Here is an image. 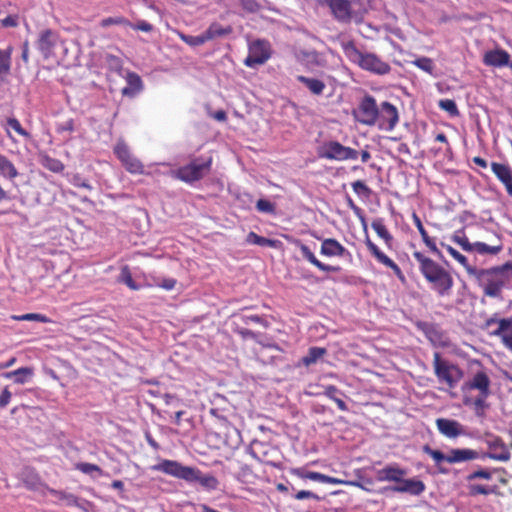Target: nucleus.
<instances>
[{"label":"nucleus","instance_id":"c03bdc74","mask_svg":"<svg viewBox=\"0 0 512 512\" xmlns=\"http://www.w3.org/2000/svg\"><path fill=\"white\" fill-rule=\"evenodd\" d=\"M438 106L442 110L446 111L451 117H457L460 114L455 101L452 99H441Z\"/></svg>","mask_w":512,"mask_h":512},{"label":"nucleus","instance_id":"5fc2aeb1","mask_svg":"<svg viewBox=\"0 0 512 512\" xmlns=\"http://www.w3.org/2000/svg\"><path fill=\"white\" fill-rule=\"evenodd\" d=\"M352 188H353V191L359 196H361V195L368 196L371 193V189L361 180H357V181L353 182Z\"/></svg>","mask_w":512,"mask_h":512},{"label":"nucleus","instance_id":"f257e3e1","mask_svg":"<svg viewBox=\"0 0 512 512\" xmlns=\"http://www.w3.org/2000/svg\"><path fill=\"white\" fill-rule=\"evenodd\" d=\"M469 275L483 290L485 296L501 298L504 288H509L512 281V263L507 262L491 268L469 269Z\"/></svg>","mask_w":512,"mask_h":512},{"label":"nucleus","instance_id":"ea45409f","mask_svg":"<svg viewBox=\"0 0 512 512\" xmlns=\"http://www.w3.org/2000/svg\"><path fill=\"white\" fill-rule=\"evenodd\" d=\"M512 333V317L499 320V326L490 331L491 335L503 338V334Z\"/></svg>","mask_w":512,"mask_h":512},{"label":"nucleus","instance_id":"774afa93","mask_svg":"<svg viewBox=\"0 0 512 512\" xmlns=\"http://www.w3.org/2000/svg\"><path fill=\"white\" fill-rule=\"evenodd\" d=\"M135 30H140L143 32H151L153 30L152 24L148 23L145 20H140L136 23L135 26H133Z\"/></svg>","mask_w":512,"mask_h":512},{"label":"nucleus","instance_id":"aec40b11","mask_svg":"<svg viewBox=\"0 0 512 512\" xmlns=\"http://www.w3.org/2000/svg\"><path fill=\"white\" fill-rule=\"evenodd\" d=\"M436 426L439 432L448 438H456L463 434L462 425L453 419L438 418Z\"/></svg>","mask_w":512,"mask_h":512},{"label":"nucleus","instance_id":"f03ea898","mask_svg":"<svg viewBox=\"0 0 512 512\" xmlns=\"http://www.w3.org/2000/svg\"><path fill=\"white\" fill-rule=\"evenodd\" d=\"M413 257L430 288L440 297L449 296L454 285L451 273L420 251H415Z\"/></svg>","mask_w":512,"mask_h":512},{"label":"nucleus","instance_id":"20e7f679","mask_svg":"<svg viewBox=\"0 0 512 512\" xmlns=\"http://www.w3.org/2000/svg\"><path fill=\"white\" fill-rule=\"evenodd\" d=\"M345 56L362 70L371 74L383 76L391 71V66L383 61L378 55L371 52H363L356 47L353 42H348L343 46Z\"/></svg>","mask_w":512,"mask_h":512},{"label":"nucleus","instance_id":"680f3d73","mask_svg":"<svg viewBox=\"0 0 512 512\" xmlns=\"http://www.w3.org/2000/svg\"><path fill=\"white\" fill-rule=\"evenodd\" d=\"M323 395L334 401L342 392L336 386L328 385L324 388Z\"/></svg>","mask_w":512,"mask_h":512},{"label":"nucleus","instance_id":"58836bf2","mask_svg":"<svg viewBox=\"0 0 512 512\" xmlns=\"http://www.w3.org/2000/svg\"><path fill=\"white\" fill-rule=\"evenodd\" d=\"M441 246L443 248L446 249V251L458 262L460 263L467 271V273L469 274V269H473L474 266H471L468 262V259L463 255L461 254L459 251H457L456 249H454L452 246L450 245H447L445 243H441Z\"/></svg>","mask_w":512,"mask_h":512},{"label":"nucleus","instance_id":"2f4dec72","mask_svg":"<svg viewBox=\"0 0 512 512\" xmlns=\"http://www.w3.org/2000/svg\"><path fill=\"white\" fill-rule=\"evenodd\" d=\"M372 229L376 232V234L383 239L387 247H391L394 241L392 234L388 231L384 224V219L376 218L371 223Z\"/></svg>","mask_w":512,"mask_h":512},{"label":"nucleus","instance_id":"9d476101","mask_svg":"<svg viewBox=\"0 0 512 512\" xmlns=\"http://www.w3.org/2000/svg\"><path fill=\"white\" fill-rule=\"evenodd\" d=\"M319 156L324 159L344 161L356 160L359 153L357 150L344 146L338 141H329L322 146Z\"/></svg>","mask_w":512,"mask_h":512},{"label":"nucleus","instance_id":"7c9ffc66","mask_svg":"<svg viewBox=\"0 0 512 512\" xmlns=\"http://www.w3.org/2000/svg\"><path fill=\"white\" fill-rule=\"evenodd\" d=\"M232 31H233V29L231 26H222L218 22H213L204 31V34H205L207 41H210L215 38L227 36V35L231 34Z\"/></svg>","mask_w":512,"mask_h":512},{"label":"nucleus","instance_id":"79ce46f5","mask_svg":"<svg viewBox=\"0 0 512 512\" xmlns=\"http://www.w3.org/2000/svg\"><path fill=\"white\" fill-rule=\"evenodd\" d=\"M119 281L127 285L131 290L136 291L141 288V285L134 281L128 266L122 268L119 276Z\"/></svg>","mask_w":512,"mask_h":512},{"label":"nucleus","instance_id":"9b49d317","mask_svg":"<svg viewBox=\"0 0 512 512\" xmlns=\"http://www.w3.org/2000/svg\"><path fill=\"white\" fill-rule=\"evenodd\" d=\"M113 152L124 168L131 174H143L144 166L142 162L135 157L126 142L118 140L113 148Z\"/></svg>","mask_w":512,"mask_h":512},{"label":"nucleus","instance_id":"72a5a7b5","mask_svg":"<svg viewBox=\"0 0 512 512\" xmlns=\"http://www.w3.org/2000/svg\"><path fill=\"white\" fill-rule=\"evenodd\" d=\"M502 245L490 246L484 242H474L472 244V251L480 255L490 254L497 255L502 251Z\"/></svg>","mask_w":512,"mask_h":512},{"label":"nucleus","instance_id":"412c9836","mask_svg":"<svg viewBox=\"0 0 512 512\" xmlns=\"http://www.w3.org/2000/svg\"><path fill=\"white\" fill-rule=\"evenodd\" d=\"M292 473L301 479L327 484H342L344 481L315 471H306L302 468L292 470Z\"/></svg>","mask_w":512,"mask_h":512},{"label":"nucleus","instance_id":"49530a36","mask_svg":"<svg viewBox=\"0 0 512 512\" xmlns=\"http://www.w3.org/2000/svg\"><path fill=\"white\" fill-rule=\"evenodd\" d=\"M424 453L429 455L436 464H440L443 461L447 462L448 454L442 453L440 450L432 449L428 444L422 447Z\"/></svg>","mask_w":512,"mask_h":512},{"label":"nucleus","instance_id":"c9c22d12","mask_svg":"<svg viewBox=\"0 0 512 512\" xmlns=\"http://www.w3.org/2000/svg\"><path fill=\"white\" fill-rule=\"evenodd\" d=\"M75 468L76 470L89 475L92 478H97L103 475L102 469L96 464L80 462L75 465Z\"/></svg>","mask_w":512,"mask_h":512},{"label":"nucleus","instance_id":"69168bd1","mask_svg":"<svg viewBox=\"0 0 512 512\" xmlns=\"http://www.w3.org/2000/svg\"><path fill=\"white\" fill-rule=\"evenodd\" d=\"M11 397L12 394L8 388H4L0 394V409L5 408L9 404Z\"/></svg>","mask_w":512,"mask_h":512},{"label":"nucleus","instance_id":"13d9d810","mask_svg":"<svg viewBox=\"0 0 512 512\" xmlns=\"http://www.w3.org/2000/svg\"><path fill=\"white\" fill-rule=\"evenodd\" d=\"M241 6L244 10L250 13L257 12L260 8L256 0H240Z\"/></svg>","mask_w":512,"mask_h":512},{"label":"nucleus","instance_id":"c85d7f7f","mask_svg":"<svg viewBox=\"0 0 512 512\" xmlns=\"http://www.w3.org/2000/svg\"><path fill=\"white\" fill-rule=\"evenodd\" d=\"M326 353L327 350L323 347H310L307 354L299 360L297 367H310L311 365L317 363L318 360L321 359Z\"/></svg>","mask_w":512,"mask_h":512},{"label":"nucleus","instance_id":"6e6d98bb","mask_svg":"<svg viewBox=\"0 0 512 512\" xmlns=\"http://www.w3.org/2000/svg\"><path fill=\"white\" fill-rule=\"evenodd\" d=\"M422 240L435 256H437L440 259L443 257L441 251L437 248L434 239L429 237V235H426L425 237L422 238Z\"/></svg>","mask_w":512,"mask_h":512},{"label":"nucleus","instance_id":"4c0bfd02","mask_svg":"<svg viewBox=\"0 0 512 512\" xmlns=\"http://www.w3.org/2000/svg\"><path fill=\"white\" fill-rule=\"evenodd\" d=\"M12 51L11 46L4 50L0 49V75L10 72Z\"/></svg>","mask_w":512,"mask_h":512},{"label":"nucleus","instance_id":"4d7b16f0","mask_svg":"<svg viewBox=\"0 0 512 512\" xmlns=\"http://www.w3.org/2000/svg\"><path fill=\"white\" fill-rule=\"evenodd\" d=\"M56 131L57 133H64V132H73L74 131V120L68 119L64 122L58 123L56 125Z\"/></svg>","mask_w":512,"mask_h":512},{"label":"nucleus","instance_id":"a878e982","mask_svg":"<svg viewBox=\"0 0 512 512\" xmlns=\"http://www.w3.org/2000/svg\"><path fill=\"white\" fill-rule=\"evenodd\" d=\"M510 55L502 49L488 51L484 55V63L488 66L503 67L509 64Z\"/></svg>","mask_w":512,"mask_h":512},{"label":"nucleus","instance_id":"6e6552de","mask_svg":"<svg viewBox=\"0 0 512 512\" xmlns=\"http://www.w3.org/2000/svg\"><path fill=\"white\" fill-rule=\"evenodd\" d=\"M376 100L373 96L366 94L359 102L356 109L353 110L355 120L363 125H376L379 113Z\"/></svg>","mask_w":512,"mask_h":512},{"label":"nucleus","instance_id":"a19ab883","mask_svg":"<svg viewBox=\"0 0 512 512\" xmlns=\"http://www.w3.org/2000/svg\"><path fill=\"white\" fill-rule=\"evenodd\" d=\"M453 242L457 243L464 251L470 252L472 251V244L466 234L464 229L456 230L452 236Z\"/></svg>","mask_w":512,"mask_h":512},{"label":"nucleus","instance_id":"a18cd8bd","mask_svg":"<svg viewBox=\"0 0 512 512\" xmlns=\"http://www.w3.org/2000/svg\"><path fill=\"white\" fill-rule=\"evenodd\" d=\"M239 319L245 325H249L250 323H255V324H260L265 328L269 327V322L264 317L259 316V315L242 314V315H239Z\"/></svg>","mask_w":512,"mask_h":512},{"label":"nucleus","instance_id":"dca6fc26","mask_svg":"<svg viewBox=\"0 0 512 512\" xmlns=\"http://www.w3.org/2000/svg\"><path fill=\"white\" fill-rule=\"evenodd\" d=\"M405 475H407V471L400 468L397 464L387 465L376 471V479L379 482L389 481L399 484Z\"/></svg>","mask_w":512,"mask_h":512},{"label":"nucleus","instance_id":"37998d69","mask_svg":"<svg viewBox=\"0 0 512 512\" xmlns=\"http://www.w3.org/2000/svg\"><path fill=\"white\" fill-rule=\"evenodd\" d=\"M181 40L191 47L201 46L207 42L204 32L199 35H187L184 33L179 34Z\"/></svg>","mask_w":512,"mask_h":512},{"label":"nucleus","instance_id":"4468645a","mask_svg":"<svg viewBox=\"0 0 512 512\" xmlns=\"http://www.w3.org/2000/svg\"><path fill=\"white\" fill-rule=\"evenodd\" d=\"M331 10L334 18L342 23L350 22L352 18L351 2L348 0H322Z\"/></svg>","mask_w":512,"mask_h":512},{"label":"nucleus","instance_id":"09e8293b","mask_svg":"<svg viewBox=\"0 0 512 512\" xmlns=\"http://www.w3.org/2000/svg\"><path fill=\"white\" fill-rule=\"evenodd\" d=\"M256 209L258 212L265 214H275L276 212L275 204L267 199H259L256 203Z\"/></svg>","mask_w":512,"mask_h":512},{"label":"nucleus","instance_id":"39448f33","mask_svg":"<svg viewBox=\"0 0 512 512\" xmlns=\"http://www.w3.org/2000/svg\"><path fill=\"white\" fill-rule=\"evenodd\" d=\"M433 367L438 382L450 389L456 388L464 376L463 370L458 365L443 359L439 352L433 355Z\"/></svg>","mask_w":512,"mask_h":512},{"label":"nucleus","instance_id":"7ed1b4c3","mask_svg":"<svg viewBox=\"0 0 512 512\" xmlns=\"http://www.w3.org/2000/svg\"><path fill=\"white\" fill-rule=\"evenodd\" d=\"M153 469L184 480L190 484L199 483L203 488L210 491L216 490L219 485V481L212 474H204L196 467L185 466L175 460H162L155 465Z\"/></svg>","mask_w":512,"mask_h":512},{"label":"nucleus","instance_id":"cd10ccee","mask_svg":"<svg viewBox=\"0 0 512 512\" xmlns=\"http://www.w3.org/2000/svg\"><path fill=\"white\" fill-rule=\"evenodd\" d=\"M479 458V453L472 449L467 448H456L451 449L448 453L447 462L450 464L461 463L468 460H473Z\"/></svg>","mask_w":512,"mask_h":512},{"label":"nucleus","instance_id":"de8ad7c7","mask_svg":"<svg viewBox=\"0 0 512 512\" xmlns=\"http://www.w3.org/2000/svg\"><path fill=\"white\" fill-rule=\"evenodd\" d=\"M246 242L248 244H253V245H258V246H271L273 243L272 240L262 237V236H259L255 232H249V234L246 237Z\"/></svg>","mask_w":512,"mask_h":512},{"label":"nucleus","instance_id":"1a4fd4ad","mask_svg":"<svg viewBox=\"0 0 512 512\" xmlns=\"http://www.w3.org/2000/svg\"><path fill=\"white\" fill-rule=\"evenodd\" d=\"M270 57V43L264 39H257L249 43L248 56L244 60V65L249 68H256L264 64Z\"/></svg>","mask_w":512,"mask_h":512},{"label":"nucleus","instance_id":"393cba45","mask_svg":"<svg viewBox=\"0 0 512 512\" xmlns=\"http://www.w3.org/2000/svg\"><path fill=\"white\" fill-rule=\"evenodd\" d=\"M299 248L303 258L319 270L324 272H339L341 270L340 266H332L319 261L307 245L301 244Z\"/></svg>","mask_w":512,"mask_h":512},{"label":"nucleus","instance_id":"bf43d9fd","mask_svg":"<svg viewBox=\"0 0 512 512\" xmlns=\"http://www.w3.org/2000/svg\"><path fill=\"white\" fill-rule=\"evenodd\" d=\"M235 332L240 335L243 339H253V340H257L258 338V333L250 330V329H247V328H243V327H237L235 329Z\"/></svg>","mask_w":512,"mask_h":512},{"label":"nucleus","instance_id":"603ef678","mask_svg":"<svg viewBox=\"0 0 512 512\" xmlns=\"http://www.w3.org/2000/svg\"><path fill=\"white\" fill-rule=\"evenodd\" d=\"M70 183L75 187L84 188L90 191L93 190V186L89 181L84 179L80 174H74L70 179Z\"/></svg>","mask_w":512,"mask_h":512},{"label":"nucleus","instance_id":"e2e57ef3","mask_svg":"<svg viewBox=\"0 0 512 512\" xmlns=\"http://www.w3.org/2000/svg\"><path fill=\"white\" fill-rule=\"evenodd\" d=\"M176 283L177 281L174 278H163L157 282V286L167 291H171L175 288Z\"/></svg>","mask_w":512,"mask_h":512},{"label":"nucleus","instance_id":"ddd939ff","mask_svg":"<svg viewBox=\"0 0 512 512\" xmlns=\"http://www.w3.org/2000/svg\"><path fill=\"white\" fill-rule=\"evenodd\" d=\"M486 443L490 449V452L483 454L482 458L488 457L490 459L503 462L510 459V453L500 437L488 435Z\"/></svg>","mask_w":512,"mask_h":512},{"label":"nucleus","instance_id":"e433bc0d","mask_svg":"<svg viewBox=\"0 0 512 512\" xmlns=\"http://www.w3.org/2000/svg\"><path fill=\"white\" fill-rule=\"evenodd\" d=\"M41 164L46 169L54 173H61L65 168L64 164L59 159L50 157L48 155H44L41 158Z\"/></svg>","mask_w":512,"mask_h":512},{"label":"nucleus","instance_id":"8fccbe9b","mask_svg":"<svg viewBox=\"0 0 512 512\" xmlns=\"http://www.w3.org/2000/svg\"><path fill=\"white\" fill-rule=\"evenodd\" d=\"M414 65L418 68H420L421 70L429 73V74H433V70H434V63L433 61L428 58V57H420L418 59H416L414 62Z\"/></svg>","mask_w":512,"mask_h":512},{"label":"nucleus","instance_id":"f8f14e48","mask_svg":"<svg viewBox=\"0 0 512 512\" xmlns=\"http://www.w3.org/2000/svg\"><path fill=\"white\" fill-rule=\"evenodd\" d=\"M379 118L376 124L381 130L392 131L399 122L398 109L388 101H384L378 108Z\"/></svg>","mask_w":512,"mask_h":512},{"label":"nucleus","instance_id":"b1692460","mask_svg":"<svg viewBox=\"0 0 512 512\" xmlns=\"http://www.w3.org/2000/svg\"><path fill=\"white\" fill-rule=\"evenodd\" d=\"M126 82L127 85L121 90L123 96L134 98L143 90V81L141 77L134 72L127 74Z\"/></svg>","mask_w":512,"mask_h":512},{"label":"nucleus","instance_id":"5701e85b","mask_svg":"<svg viewBox=\"0 0 512 512\" xmlns=\"http://www.w3.org/2000/svg\"><path fill=\"white\" fill-rule=\"evenodd\" d=\"M320 253L327 257H343L346 254H350L348 250L334 238H326L322 241Z\"/></svg>","mask_w":512,"mask_h":512},{"label":"nucleus","instance_id":"423d86ee","mask_svg":"<svg viewBox=\"0 0 512 512\" xmlns=\"http://www.w3.org/2000/svg\"><path fill=\"white\" fill-rule=\"evenodd\" d=\"M212 158L203 159L202 157L195 158L188 164L179 167L173 172L175 178L193 184L203 179L211 170Z\"/></svg>","mask_w":512,"mask_h":512},{"label":"nucleus","instance_id":"bb28decb","mask_svg":"<svg viewBox=\"0 0 512 512\" xmlns=\"http://www.w3.org/2000/svg\"><path fill=\"white\" fill-rule=\"evenodd\" d=\"M34 375V369L32 367H21L14 371L4 372L2 377L5 379L12 380L15 384H26Z\"/></svg>","mask_w":512,"mask_h":512},{"label":"nucleus","instance_id":"4be33fe9","mask_svg":"<svg viewBox=\"0 0 512 512\" xmlns=\"http://www.w3.org/2000/svg\"><path fill=\"white\" fill-rule=\"evenodd\" d=\"M490 379L483 371L477 372L473 378L465 384V388L470 390H478L479 394L488 397L490 394Z\"/></svg>","mask_w":512,"mask_h":512},{"label":"nucleus","instance_id":"864d4df0","mask_svg":"<svg viewBox=\"0 0 512 512\" xmlns=\"http://www.w3.org/2000/svg\"><path fill=\"white\" fill-rule=\"evenodd\" d=\"M470 492L472 495H489L495 492V487L476 484L470 486Z\"/></svg>","mask_w":512,"mask_h":512},{"label":"nucleus","instance_id":"a211bd4d","mask_svg":"<svg viewBox=\"0 0 512 512\" xmlns=\"http://www.w3.org/2000/svg\"><path fill=\"white\" fill-rule=\"evenodd\" d=\"M426 489V486L423 481L411 478L404 479L400 481L399 485L391 487V490L397 493H408L410 495L419 496Z\"/></svg>","mask_w":512,"mask_h":512},{"label":"nucleus","instance_id":"3c124183","mask_svg":"<svg viewBox=\"0 0 512 512\" xmlns=\"http://www.w3.org/2000/svg\"><path fill=\"white\" fill-rule=\"evenodd\" d=\"M7 125L13 129L15 132H17L19 135L29 139L31 137L30 133L28 131H26L20 124V122L14 118V117H11V118H8L7 119Z\"/></svg>","mask_w":512,"mask_h":512},{"label":"nucleus","instance_id":"f3484780","mask_svg":"<svg viewBox=\"0 0 512 512\" xmlns=\"http://www.w3.org/2000/svg\"><path fill=\"white\" fill-rule=\"evenodd\" d=\"M417 328L422 331L427 339L434 345V346H445V340L442 330L435 324L419 321L417 323Z\"/></svg>","mask_w":512,"mask_h":512},{"label":"nucleus","instance_id":"0e129e2a","mask_svg":"<svg viewBox=\"0 0 512 512\" xmlns=\"http://www.w3.org/2000/svg\"><path fill=\"white\" fill-rule=\"evenodd\" d=\"M295 499L297 500H304V499H314L316 501H319L321 498L311 492V491H308V490H301V491H298L295 495H294Z\"/></svg>","mask_w":512,"mask_h":512},{"label":"nucleus","instance_id":"f704fd0d","mask_svg":"<svg viewBox=\"0 0 512 512\" xmlns=\"http://www.w3.org/2000/svg\"><path fill=\"white\" fill-rule=\"evenodd\" d=\"M24 486L32 491H39L43 486V483L39 476L32 470L27 471L23 476Z\"/></svg>","mask_w":512,"mask_h":512},{"label":"nucleus","instance_id":"052dcab7","mask_svg":"<svg viewBox=\"0 0 512 512\" xmlns=\"http://www.w3.org/2000/svg\"><path fill=\"white\" fill-rule=\"evenodd\" d=\"M492 477V474L490 471L486 470V469H480V470H477L471 474H469L467 476V480L468 481H472L474 479H477V478H482V479H486V480H489L491 479Z\"/></svg>","mask_w":512,"mask_h":512},{"label":"nucleus","instance_id":"2eb2a0df","mask_svg":"<svg viewBox=\"0 0 512 512\" xmlns=\"http://www.w3.org/2000/svg\"><path fill=\"white\" fill-rule=\"evenodd\" d=\"M59 40L58 33L52 29L42 30L39 34L36 46L44 58L51 56L54 47Z\"/></svg>","mask_w":512,"mask_h":512},{"label":"nucleus","instance_id":"0eeeda50","mask_svg":"<svg viewBox=\"0 0 512 512\" xmlns=\"http://www.w3.org/2000/svg\"><path fill=\"white\" fill-rule=\"evenodd\" d=\"M358 219L360 220L363 226V230L366 234L365 245L369 250L370 254L375 258V260L379 264H382L383 266L390 268L399 280L404 281L405 276L400 267L370 239L367 231V222L365 215H361Z\"/></svg>","mask_w":512,"mask_h":512},{"label":"nucleus","instance_id":"6ab92c4d","mask_svg":"<svg viewBox=\"0 0 512 512\" xmlns=\"http://www.w3.org/2000/svg\"><path fill=\"white\" fill-rule=\"evenodd\" d=\"M491 170L497 179L505 186L507 193L512 196V169L509 165L492 162Z\"/></svg>","mask_w":512,"mask_h":512},{"label":"nucleus","instance_id":"338daca9","mask_svg":"<svg viewBox=\"0 0 512 512\" xmlns=\"http://www.w3.org/2000/svg\"><path fill=\"white\" fill-rule=\"evenodd\" d=\"M486 398L487 397H484L483 395L479 394V396L476 397V399L474 400V407H475L476 413L478 415H480V413H482L486 407V403H485Z\"/></svg>","mask_w":512,"mask_h":512},{"label":"nucleus","instance_id":"473e14b6","mask_svg":"<svg viewBox=\"0 0 512 512\" xmlns=\"http://www.w3.org/2000/svg\"><path fill=\"white\" fill-rule=\"evenodd\" d=\"M0 176L10 180L18 176L16 167L5 155L0 158Z\"/></svg>","mask_w":512,"mask_h":512},{"label":"nucleus","instance_id":"c756f323","mask_svg":"<svg viewBox=\"0 0 512 512\" xmlns=\"http://www.w3.org/2000/svg\"><path fill=\"white\" fill-rule=\"evenodd\" d=\"M297 81L305 85V87L314 95H321L326 88L325 83L317 78L298 75Z\"/></svg>","mask_w":512,"mask_h":512}]
</instances>
